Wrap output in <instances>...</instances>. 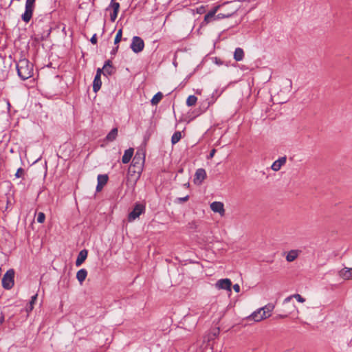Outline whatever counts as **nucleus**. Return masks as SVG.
Returning <instances> with one entry per match:
<instances>
[{
    "mask_svg": "<svg viewBox=\"0 0 352 352\" xmlns=\"http://www.w3.org/2000/svg\"><path fill=\"white\" fill-rule=\"evenodd\" d=\"M109 8L113 9V12L110 14V20L112 22H114L118 16V13L120 9V3H110Z\"/></svg>",
    "mask_w": 352,
    "mask_h": 352,
    "instance_id": "obj_14",
    "label": "nucleus"
},
{
    "mask_svg": "<svg viewBox=\"0 0 352 352\" xmlns=\"http://www.w3.org/2000/svg\"><path fill=\"white\" fill-rule=\"evenodd\" d=\"M14 177L16 179H19L21 177H22V168H19L16 172V173L14 174Z\"/></svg>",
    "mask_w": 352,
    "mask_h": 352,
    "instance_id": "obj_32",
    "label": "nucleus"
},
{
    "mask_svg": "<svg viewBox=\"0 0 352 352\" xmlns=\"http://www.w3.org/2000/svg\"><path fill=\"white\" fill-rule=\"evenodd\" d=\"M219 10V7H214L212 10H210L208 14H206L204 16V21L202 22V25H206L211 22L212 21L218 19L217 18V12Z\"/></svg>",
    "mask_w": 352,
    "mask_h": 352,
    "instance_id": "obj_9",
    "label": "nucleus"
},
{
    "mask_svg": "<svg viewBox=\"0 0 352 352\" xmlns=\"http://www.w3.org/2000/svg\"><path fill=\"white\" fill-rule=\"evenodd\" d=\"M144 42L139 36H133L132 38V42L131 44V48L135 53H139L144 50Z\"/></svg>",
    "mask_w": 352,
    "mask_h": 352,
    "instance_id": "obj_5",
    "label": "nucleus"
},
{
    "mask_svg": "<svg viewBox=\"0 0 352 352\" xmlns=\"http://www.w3.org/2000/svg\"><path fill=\"white\" fill-rule=\"evenodd\" d=\"M244 58V52L242 48L237 47L234 52V59L236 61H241Z\"/></svg>",
    "mask_w": 352,
    "mask_h": 352,
    "instance_id": "obj_22",
    "label": "nucleus"
},
{
    "mask_svg": "<svg viewBox=\"0 0 352 352\" xmlns=\"http://www.w3.org/2000/svg\"><path fill=\"white\" fill-rule=\"evenodd\" d=\"M292 298H295L298 302H301V303H303L305 302V298L302 297L298 294H295L291 295V296L287 297L286 298H285L283 302L287 303V302H289Z\"/></svg>",
    "mask_w": 352,
    "mask_h": 352,
    "instance_id": "obj_21",
    "label": "nucleus"
},
{
    "mask_svg": "<svg viewBox=\"0 0 352 352\" xmlns=\"http://www.w3.org/2000/svg\"><path fill=\"white\" fill-rule=\"evenodd\" d=\"M233 289L235 292L239 293L240 292V286L238 284L233 285Z\"/></svg>",
    "mask_w": 352,
    "mask_h": 352,
    "instance_id": "obj_36",
    "label": "nucleus"
},
{
    "mask_svg": "<svg viewBox=\"0 0 352 352\" xmlns=\"http://www.w3.org/2000/svg\"><path fill=\"white\" fill-rule=\"evenodd\" d=\"M197 12L198 14H203L205 12V8L204 6H200L197 8Z\"/></svg>",
    "mask_w": 352,
    "mask_h": 352,
    "instance_id": "obj_33",
    "label": "nucleus"
},
{
    "mask_svg": "<svg viewBox=\"0 0 352 352\" xmlns=\"http://www.w3.org/2000/svg\"><path fill=\"white\" fill-rule=\"evenodd\" d=\"M145 161V153L141 149L137 151L134 157L132 160V164L129 168V173H134L136 175L138 179L143 169L144 164Z\"/></svg>",
    "mask_w": 352,
    "mask_h": 352,
    "instance_id": "obj_2",
    "label": "nucleus"
},
{
    "mask_svg": "<svg viewBox=\"0 0 352 352\" xmlns=\"http://www.w3.org/2000/svg\"><path fill=\"white\" fill-rule=\"evenodd\" d=\"M111 61L107 60L103 66V69L104 72H107L108 74H111L112 73L111 65H110Z\"/></svg>",
    "mask_w": 352,
    "mask_h": 352,
    "instance_id": "obj_29",
    "label": "nucleus"
},
{
    "mask_svg": "<svg viewBox=\"0 0 352 352\" xmlns=\"http://www.w3.org/2000/svg\"><path fill=\"white\" fill-rule=\"evenodd\" d=\"M197 101V98L193 95L189 96L186 100V104L188 107H192L195 105Z\"/></svg>",
    "mask_w": 352,
    "mask_h": 352,
    "instance_id": "obj_28",
    "label": "nucleus"
},
{
    "mask_svg": "<svg viewBox=\"0 0 352 352\" xmlns=\"http://www.w3.org/2000/svg\"><path fill=\"white\" fill-rule=\"evenodd\" d=\"M163 98V94L161 92H157L152 98L151 102L153 105H157Z\"/></svg>",
    "mask_w": 352,
    "mask_h": 352,
    "instance_id": "obj_26",
    "label": "nucleus"
},
{
    "mask_svg": "<svg viewBox=\"0 0 352 352\" xmlns=\"http://www.w3.org/2000/svg\"><path fill=\"white\" fill-rule=\"evenodd\" d=\"M188 199V195H187V196H186V197H181V198H179V200L180 201H182V202L186 201H187Z\"/></svg>",
    "mask_w": 352,
    "mask_h": 352,
    "instance_id": "obj_37",
    "label": "nucleus"
},
{
    "mask_svg": "<svg viewBox=\"0 0 352 352\" xmlns=\"http://www.w3.org/2000/svg\"><path fill=\"white\" fill-rule=\"evenodd\" d=\"M301 253V250H289L286 255V261L287 262H292L295 261L300 254Z\"/></svg>",
    "mask_w": 352,
    "mask_h": 352,
    "instance_id": "obj_13",
    "label": "nucleus"
},
{
    "mask_svg": "<svg viewBox=\"0 0 352 352\" xmlns=\"http://www.w3.org/2000/svg\"><path fill=\"white\" fill-rule=\"evenodd\" d=\"M339 276L344 280L352 279V268L344 267L340 270Z\"/></svg>",
    "mask_w": 352,
    "mask_h": 352,
    "instance_id": "obj_16",
    "label": "nucleus"
},
{
    "mask_svg": "<svg viewBox=\"0 0 352 352\" xmlns=\"http://www.w3.org/2000/svg\"><path fill=\"white\" fill-rule=\"evenodd\" d=\"M280 318H285V317H287V316H286V315H284V316H280Z\"/></svg>",
    "mask_w": 352,
    "mask_h": 352,
    "instance_id": "obj_40",
    "label": "nucleus"
},
{
    "mask_svg": "<svg viewBox=\"0 0 352 352\" xmlns=\"http://www.w3.org/2000/svg\"><path fill=\"white\" fill-rule=\"evenodd\" d=\"M206 177V172L204 168L196 170L193 182L197 185H200Z\"/></svg>",
    "mask_w": 352,
    "mask_h": 352,
    "instance_id": "obj_10",
    "label": "nucleus"
},
{
    "mask_svg": "<svg viewBox=\"0 0 352 352\" xmlns=\"http://www.w3.org/2000/svg\"><path fill=\"white\" fill-rule=\"evenodd\" d=\"M87 276V271L85 269H81L77 272L76 278L80 284L85 280Z\"/></svg>",
    "mask_w": 352,
    "mask_h": 352,
    "instance_id": "obj_20",
    "label": "nucleus"
},
{
    "mask_svg": "<svg viewBox=\"0 0 352 352\" xmlns=\"http://www.w3.org/2000/svg\"><path fill=\"white\" fill-rule=\"evenodd\" d=\"M133 152L134 149L133 148H129L124 151V153L122 157V162L123 164H127L130 162L133 157Z\"/></svg>",
    "mask_w": 352,
    "mask_h": 352,
    "instance_id": "obj_19",
    "label": "nucleus"
},
{
    "mask_svg": "<svg viewBox=\"0 0 352 352\" xmlns=\"http://www.w3.org/2000/svg\"><path fill=\"white\" fill-rule=\"evenodd\" d=\"M26 63V72L23 70V80L30 78L33 75V65L28 60L23 59V63Z\"/></svg>",
    "mask_w": 352,
    "mask_h": 352,
    "instance_id": "obj_15",
    "label": "nucleus"
},
{
    "mask_svg": "<svg viewBox=\"0 0 352 352\" xmlns=\"http://www.w3.org/2000/svg\"><path fill=\"white\" fill-rule=\"evenodd\" d=\"M103 69H100V68H98L97 69V72H96V76H101V73H102V70Z\"/></svg>",
    "mask_w": 352,
    "mask_h": 352,
    "instance_id": "obj_38",
    "label": "nucleus"
},
{
    "mask_svg": "<svg viewBox=\"0 0 352 352\" xmlns=\"http://www.w3.org/2000/svg\"><path fill=\"white\" fill-rule=\"evenodd\" d=\"M108 175H98V185L96 186V191L100 192L103 186L106 185L108 182Z\"/></svg>",
    "mask_w": 352,
    "mask_h": 352,
    "instance_id": "obj_12",
    "label": "nucleus"
},
{
    "mask_svg": "<svg viewBox=\"0 0 352 352\" xmlns=\"http://www.w3.org/2000/svg\"><path fill=\"white\" fill-rule=\"evenodd\" d=\"M45 214L42 212H38V217H37V221L40 223H42L45 221Z\"/></svg>",
    "mask_w": 352,
    "mask_h": 352,
    "instance_id": "obj_31",
    "label": "nucleus"
},
{
    "mask_svg": "<svg viewBox=\"0 0 352 352\" xmlns=\"http://www.w3.org/2000/svg\"><path fill=\"white\" fill-rule=\"evenodd\" d=\"M122 36V29H120L118 31V32L116 34V38H115V40H114V43L115 44L118 43L121 41Z\"/></svg>",
    "mask_w": 352,
    "mask_h": 352,
    "instance_id": "obj_30",
    "label": "nucleus"
},
{
    "mask_svg": "<svg viewBox=\"0 0 352 352\" xmlns=\"http://www.w3.org/2000/svg\"><path fill=\"white\" fill-rule=\"evenodd\" d=\"M241 3L239 1H232L223 3L219 7L220 12L217 14L218 19L229 18L233 16L240 9Z\"/></svg>",
    "mask_w": 352,
    "mask_h": 352,
    "instance_id": "obj_1",
    "label": "nucleus"
},
{
    "mask_svg": "<svg viewBox=\"0 0 352 352\" xmlns=\"http://www.w3.org/2000/svg\"><path fill=\"white\" fill-rule=\"evenodd\" d=\"M286 163V157H282L276 160L272 165V169L274 171H278L280 169L281 166Z\"/></svg>",
    "mask_w": 352,
    "mask_h": 352,
    "instance_id": "obj_18",
    "label": "nucleus"
},
{
    "mask_svg": "<svg viewBox=\"0 0 352 352\" xmlns=\"http://www.w3.org/2000/svg\"><path fill=\"white\" fill-rule=\"evenodd\" d=\"M182 138V133L180 131H176L173 133L171 138V142L173 144L177 143Z\"/></svg>",
    "mask_w": 352,
    "mask_h": 352,
    "instance_id": "obj_27",
    "label": "nucleus"
},
{
    "mask_svg": "<svg viewBox=\"0 0 352 352\" xmlns=\"http://www.w3.org/2000/svg\"><path fill=\"white\" fill-rule=\"evenodd\" d=\"M102 82L100 80V76H95L94 82H93V89L94 92H97L101 87Z\"/></svg>",
    "mask_w": 352,
    "mask_h": 352,
    "instance_id": "obj_23",
    "label": "nucleus"
},
{
    "mask_svg": "<svg viewBox=\"0 0 352 352\" xmlns=\"http://www.w3.org/2000/svg\"><path fill=\"white\" fill-rule=\"evenodd\" d=\"M35 1L36 0H26L25 10L23 13V21L25 22H28L32 16Z\"/></svg>",
    "mask_w": 352,
    "mask_h": 352,
    "instance_id": "obj_6",
    "label": "nucleus"
},
{
    "mask_svg": "<svg viewBox=\"0 0 352 352\" xmlns=\"http://www.w3.org/2000/svg\"><path fill=\"white\" fill-rule=\"evenodd\" d=\"M87 254H88V252L87 250L84 249V250H81L79 252L78 257L76 258V266L81 265L82 264V263L86 260V258L87 257Z\"/></svg>",
    "mask_w": 352,
    "mask_h": 352,
    "instance_id": "obj_17",
    "label": "nucleus"
},
{
    "mask_svg": "<svg viewBox=\"0 0 352 352\" xmlns=\"http://www.w3.org/2000/svg\"><path fill=\"white\" fill-rule=\"evenodd\" d=\"M145 208L142 204H136L133 210L129 214L128 220L129 221H134L136 218L144 212Z\"/></svg>",
    "mask_w": 352,
    "mask_h": 352,
    "instance_id": "obj_7",
    "label": "nucleus"
},
{
    "mask_svg": "<svg viewBox=\"0 0 352 352\" xmlns=\"http://www.w3.org/2000/svg\"><path fill=\"white\" fill-rule=\"evenodd\" d=\"M210 208L214 212H218L221 216L225 214L224 205L220 201H214L210 204Z\"/></svg>",
    "mask_w": 352,
    "mask_h": 352,
    "instance_id": "obj_11",
    "label": "nucleus"
},
{
    "mask_svg": "<svg viewBox=\"0 0 352 352\" xmlns=\"http://www.w3.org/2000/svg\"><path fill=\"white\" fill-rule=\"evenodd\" d=\"M37 296H38L37 294H36L32 296L31 300L30 301L29 304L26 306V308H25L26 312L29 313L33 309L34 305L37 298Z\"/></svg>",
    "mask_w": 352,
    "mask_h": 352,
    "instance_id": "obj_24",
    "label": "nucleus"
},
{
    "mask_svg": "<svg viewBox=\"0 0 352 352\" xmlns=\"http://www.w3.org/2000/svg\"><path fill=\"white\" fill-rule=\"evenodd\" d=\"M90 41L92 44L95 45L97 43V37H96V34H94L92 36V37L90 39Z\"/></svg>",
    "mask_w": 352,
    "mask_h": 352,
    "instance_id": "obj_34",
    "label": "nucleus"
},
{
    "mask_svg": "<svg viewBox=\"0 0 352 352\" xmlns=\"http://www.w3.org/2000/svg\"><path fill=\"white\" fill-rule=\"evenodd\" d=\"M116 3V2H115V0H111V3Z\"/></svg>",
    "mask_w": 352,
    "mask_h": 352,
    "instance_id": "obj_41",
    "label": "nucleus"
},
{
    "mask_svg": "<svg viewBox=\"0 0 352 352\" xmlns=\"http://www.w3.org/2000/svg\"><path fill=\"white\" fill-rule=\"evenodd\" d=\"M118 135V129L113 128L107 135L106 138L108 141H113Z\"/></svg>",
    "mask_w": 352,
    "mask_h": 352,
    "instance_id": "obj_25",
    "label": "nucleus"
},
{
    "mask_svg": "<svg viewBox=\"0 0 352 352\" xmlns=\"http://www.w3.org/2000/svg\"><path fill=\"white\" fill-rule=\"evenodd\" d=\"M14 270H8L2 278V285L6 289H10L14 285Z\"/></svg>",
    "mask_w": 352,
    "mask_h": 352,
    "instance_id": "obj_4",
    "label": "nucleus"
},
{
    "mask_svg": "<svg viewBox=\"0 0 352 352\" xmlns=\"http://www.w3.org/2000/svg\"><path fill=\"white\" fill-rule=\"evenodd\" d=\"M17 72H18L19 76H21V71H20V69L18 65H17Z\"/></svg>",
    "mask_w": 352,
    "mask_h": 352,
    "instance_id": "obj_39",
    "label": "nucleus"
},
{
    "mask_svg": "<svg viewBox=\"0 0 352 352\" xmlns=\"http://www.w3.org/2000/svg\"><path fill=\"white\" fill-rule=\"evenodd\" d=\"M216 153V149L213 148L210 151V153L208 157V159H211L214 157V154Z\"/></svg>",
    "mask_w": 352,
    "mask_h": 352,
    "instance_id": "obj_35",
    "label": "nucleus"
},
{
    "mask_svg": "<svg viewBox=\"0 0 352 352\" xmlns=\"http://www.w3.org/2000/svg\"><path fill=\"white\" fill-rule=\"evenodd\" d=\"M274 305L269 303L265 306L258 309L254 311L251 315L248 317V320H253L254 322H261L271 316L273 310L274 309Z\"/></svg>",
    "mask_w": 352,
    "mask_h": 352,
    "instance_id": "obj_3",
    "label": "nucleus"
},
{
    "mask_svg": "<svg viewBox=\"0 0 352 352\" xmlns=\"http://www.w3.org/2000/svg\"><path fill=\"white\" fill-rule=\"evenodd\" d=\"M118 46H117V47H116V49L114 50V51H115V52H116V51H117V50H118Z\"/></svg>",
    "mask_w": 352,
    "mask_h": 352,
    "instance_id": "obj_42",
    "label": "nucleus"
},
{
    "mask_svg": "<svg viewBox=\"0 0 352 352\" xmlns=\"http://www.w3.org/2000/svg\"><path fill=\"white\" fill-rule=\"evenodd\" d=\"M215 287L218 289H225L231 292L232 282L229 278H223L217 281Z\"/></svg>",
    "mask_w": 352,
    "mask_h": 352,
    "instance_id": "obj_8",
    "label": "nucleus"
}]
</instances>
